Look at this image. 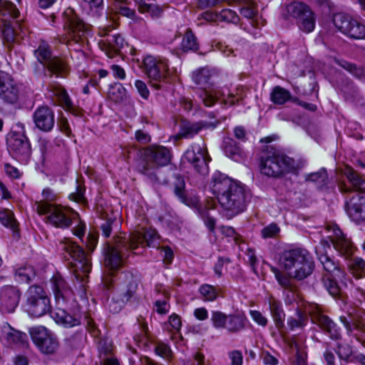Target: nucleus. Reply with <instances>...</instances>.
<instances>
[{"instance_id": "11", "label": "nucleus", "mask_w": 365, "mask_h": 365, "mask_svg": "<svg viewBox=\"0 0 365 365\" xmlns=\"http://www.w3.org/2000/svg\"><path fill=\"white\" fill-rule=\"evenodd\" d=\"M287 14L297 20L301 31L309 34L314 30L316 16L312 9L302 2H292L287 6Z\"/></svg>"}, {"instance_id": "31", "label": "nucleus", "mask_w": 365, "mask_h": 365, "mask_svg": "<svg viewBox=\"0 0 365 365\" xmlns=\"http://www.w3.org/2000/svg\"><path fill=\"white\" fill-rule=\"evenodd\" d=\"M14 279L19 283H29L36 276L34 268L28 264H21L14 267Z\"/></svg>"}, {"instance_id": "22", "label": "nucleus", "mask_w": 365, "mask_h": 365, "mask_svg": "<svg viewBox=\"0 0 365 365\" xmlns=\"http://www.w3.org/2000/svg\"><path fill=\"white\" fill-rule=\"evenodd\" d=\"M50 282L57 306H64L69 302L73 294L68 283L59 273L55 274Z\"/></svg>"}, {"instance_id": "17", "label": "nucleus", "mask_w": 365, "mask_h": 365, "mask_svg": "<svg viewBox=\"0 0 365 365\" xmlns=\"http://www.w3.org/2000/svg\"><path fill=\"white\" fill-rule=\"evenodd\" d=\"M66 15H71L66 24L68 26V35L75 43L83 45L88 43V38L91 35L90 26L84 24L81 19L73 14V10L66 11Z\"/></svg>"}, {"instance_id": "6", "label": "nucleus", "mask_w": 365, "mask_h": 365, "mask_svg": "<svg viewBox=\"0 0 365 365\" xmlns=\"http://www.w3.org/2000/svg\"><path fill=\"white\" fill-rule=\"evenodd\" d=\"M297 168L294 159L273 148L261 158L260 171L269 177H280L294 173Z\"/></svg>"}, {"instance_id": "14", "label": "nucleus", "mask_w": 365, "mask_h": 365, "mask_svg": "<svg viewBox=\"0 0 365 365\" xmlns=\"http://www.w3.org/2000/svg\"><path fill=\"white\" fill-rule=\"evenodd\" d=\"M21 96V85L9 73L0 70V101L6 104L16 105Z\"/></svg>"}, {"instance_id": "32", "label": "nucleus", "mask_w": 365, "mask_h": 365, "mask_svg": "<svg viewBox=\"0 0 365 365\" xmlns=\"http://www.w3.org/2000/svg\"><path fill=\"white\" fill-rule=\"evenodd\" d=\"M319 260L323 265L324 271L327 272V274L331 275L334 278L342 279L344 277V272L339 267L330 257L327 254L319 255Z\"/></svg>"}, {"instance_id": "52", "label": "nucleus", "mask_w": 365, "mask_h": 365, "mask_svg": "<svg viewBox=\"0 0 365 365\" xmlns=\"http://www.w3.org/2000/svg\"><path fill=\"white\" fill-rule=\"evenodd\" d=\"M240 14L247 19H254L257 14L255 4L251 1H246L240 9Z\"/></svg>"}, {"instance_id": "39", "label": "nucleus", "mask_w": 365, "mask_h": 365, "mask_svg": "<svg viewBox=\"0 0 365 365\" xmlns=\"http://www.w3.org/2000/svg\"><path fill=\"white\" fill-rule=\"evenodd\" d=\"M202 126L199 123H183L180 127L179 135L184 138H192L201 130Z\"/></svg>"}, {"instance_id": "13", "label": "nucleus", "mask_w": 365, "mask_h": 365, "mask_svg": "<svg viewBox=\"0 0 365 365\" xmlns=\"http://www.w3.org/2000/svg\"><path fill=\"white\" fill-rule=\"evenodd\" d=\"M0 15L2 16L0 21V30L4 41L9 46L15 41L16 32L9 18H17L19 11L16 6L10 1L0 0Z\"/></svg>"}, {"instance_id": "12", "label": "nucleus", "mask_w": 365, "mask_h": 365, "mask_svg": "<svg viewBox=\"0 0 365 365\" xmlns=\"http://www.w3.org/2000/svg\"><path fill=\"white\" fill-rule=\"evenodd\" d=\"M210 160L203 142L192 143L186 150L182 158L183 163H188L197 173L202 175L208 173V163Z\"/></svg>"}, {"instance_id": "33", "label": "nucleus", "mask_w": 365, "mask_h": 365, "mask_svg": "<svg viewBox=\"0 0 365 365\" xmlns=\"http://www.w3.org/2000/svg\"><path fill=\"white\" fill-rule=\"evenodd\" d=\"M313 67H327L329 68H356L351 64L342 59L337 58L336 57H326L322 61H317L312 65Z\"/></svg>"}, {"instance_id": "25", "label": "nucleus", "mask_w": 365, "mask_h": 365, "mask_svg": "<svg viewBox=\"0 0 365 365\" xmlns=\"http://www.w3.org/2000/svg\"><path fill=\"white\" fill-rule=\"evenodd\" d=\"M0 339L5 340L9 344H15L23 348L29 346L26 334L14 329L6 322L0 325Z\"/></svg>"}, {"instance_id": "26", "label": "nucleus", "mask_w": 365, "mask_h": 365, "mask_svg": "<svg viewBox=\"0 0 365 365\" xmlns=\"http://www.w3.org/2000/svg\"><path fill=\"white\" fill-rule=\"evenodd\" d=\"M346 212L349 218L356 223L365 220V197L355 193L346 202Z\"/></svg>"}, {"instance_id": "43", "label": "nucleus", "mask_w": 365, "mask_h": 365, "mask_svg": "<svg viewBox=\"0 0 365 365\" xmlns=\"http://www.w3.org/2000/svg\"><path fill=\"white\" fill-rule=\"evenodd\" d=\"M327 173L324 169H321L317 172L310 173L306 176L307 181L316 183L320 188L323 187L327 184Z\"/></svg>"}, {"instance_id": "16", "label": "nucleus", "mask_w": 365, "mask_h": 365, "mask_svg": "<svg viewBox=\"0 0 365 365\" xmlns=\"http://www.w3.org/2000/svg\"><path fill=\"white\" fill-rule=\"evenodd\" d=\"M334 24L342 34L354 39L365 38V25L352 17L342 14L334 16Z\"/></svg>"}, {"instance_id": "59", "label": "nucleus", "mask_w": 365, "mask_h": 365, "mask_svg": "<svg viewBox=\"0 0 365 365\" xmlns=\"http://www.w3.org/2000/svg\"><path fill=\"white\" fill-rule=\"evenodd\" d=\"M168 297L165 296L163 299H158L155 302V309L157 313L165 314L168 312L170 306L168 304Z\"/></svg>"}, {"instance_id": "62", "label": "nucleus", "mask_w": 365, "mask_h": 365, "mask_svg": "<svg viewBox=\"0 0 365 365\" xmlns=\"http://www.w3.org/2000/svg\"><path fill=\"white\" fill-rule=\"evenodd\" d=\"M38 145L43 157L50 151L51 148V145L49 140L44 138H39Z\"/></svg>"}, {"instance_id": "38", "label": "nucleus", "mask_w": 365, "mask_h": 365, "mask_svg": "<svg viewBox=\"0 0 365 365\" xmlns=\"http://www.w3.org/2000/svg\"><path fill=\"white\" fill-rule=\"evenodd\" d=\"M144 68H165L168 67L167 61L160 56H145L143 59Z\"/></svg>"}, {"instance_id": "8", "label": "nucleus", "mask_w": 365, "mask_h": 365, "mask_svg": "<svg viewBox=\"0 0 365 365\" xmlns=\"http://www.w3.org/2000/svg\"><path fill=\"white\" fill-rule=\"evenodd\" d=\"M6 142L11 156L21 163L26 164L31 155V148L23 123L16 124V130L8 135Z\"/></svg>"}, {"instance_id": "2", "label": "nucleus", "mask_w": 365, "mask_h": 365, "mask_svg": "<svg viewBox=\"0 0 365 365\" xmlns=\"http://www.w3.org/2000/svg\"><path fill=\"white\" fill-rule=\"evenodd\" d=\"M158 235L155 230L148 229L143 232L135 231L129 236H118L115 238V245H108L105 257V265L108 269L120 267L130 251H135L146 242L148 247H155Z\"/></svg>"}, {"instance_id": "24", "label": "nucleus", "mask_w": 365, "mask_h": 365, "mask_svg": "<svg viewBox=\"0 0 365 365\" xmlns=\"http://www.w3.org/2000/svg\"><path fill=\"white\" fill-rule=\"evenodd\" d=\"M35 55L38 61L48 68H63L66 66L63 58L51 56L49 46L45 41L41 42L35 51Z\"/></svg>"}, {"instance_id": "57", "label": "nucleus", "mask_w": 365, "mask_h": 365, "mask_svg": "<svg viewBox=\"0 0 365 365\" xmlns=\"http://www.w3.org/2000/svg\"><path fill=\"white\" fill-rule=\"evenodd\" d=\"M252 319L259 326L265 327L268 324V319L258 310H250Z\"/></svg>"}, {"instance_id": "18", "label": "nucleus", "mask_w": 365, "mask_h": 365, "mask_svg": "<svg viewBox=\"0 0 365 365\" xmlns=\"http://www.w3.org/2000/svg\"><path fill=\"white\" fill-rule=\"evenodd\" d=\"M329 232L328 237L331 239L334 249L342 256L348 258L354 252V247L351 240L346 237L336 225L327 226Z\"/></svg>"}, {"instance_id": "5", "label": "nucleus", "mask_w": 365, "mask_h": 365, "mask_svg": "<svg viewBox=\"0 0 365 365\" xmlns=\"http://www.w3.org/2000/svg\"><path fill=\"white\" fill-rule=\"evenodd\" d=\"M57 247L62 252L64 257L69 261V263L74 268V272L77 279L84 277L91 272V263L89 256L84 250L76 242L68 238H63L58 241Z\"/></svg>"}, {"instance_id": "35", "label": "nucleus", "mask_w": 365, "mask_h": 365, "mask_svg": "<svg viewBox=\"0 0 365 365\" xmlns=\"http://www.w3.org/2000/svg\"><path fill=\"white\" fill-rule=\"evenodd\" d=\"M225 154L235 161H240L242 158V152L237 143L232 138H225L223 141Z\"/></svg>"}, {"instance_id": "4", "label": "nucleus", "mask_w": 365, "mask_h": 365, "mask_svg": "<svg viewBox=\"0 0 365 365\" xmlns=\"http://www.w3.org/2000/svg\"><path fill=\"white\" fill-rule=\"evenodd\" d=\"M171 160L170 150L161 145L153 146L144 152V158L138 163L137 170L150 182H160L159 166L168 165Z\"/></svg>"}, {"instance_id": "23", "label": "nucleus", "mask_w": 365, "mask_h": 365, "mask_svg": "<svg viewBox=\"0 0 365 365\" xmlns=\"http://www.w3.org/2000/svg\"><path fill=\"white\" fill-rule=\"evenodd\" d=\"M36 127L43 132H50L55 124L54 113L48 106H40L33 113Z\"/></svg>"}, {"instance_id": "42", "label": "nucleus", "mask_w": 365, "mask_h": 365, "mask_svg": "<svg viewBox=\"0 0 365 365\" xmlns=\"http://www.w3.org/2000/svg\"><path fill=\"white\" fill-rule=\"evenodd\" d=\"M168 70H146V74L150 79L152 86L156 88H159L158 82L165 81L168 76Z\"/></svg>"}, {"instance_id": "56", "label": "nucleus", "mask_w": 365, "mask_h": 365, "mask_svg": "<svg viewBox=\"0 0 365 365\" xmlns=\"http://www.w3.org/2000/svg\"><path fill=\"white\" fill-rule=\"evenodd\" d=\"M208 71L209 70H195L192 72V78L197 84L203 85L208 82Z\"/></svg>"}, {"instance_id": "30", "label": "nucleus", "mask_w": 365, "mask_h": 365, "mask_svg": "<svg viewBox=\"0 0 365 365\" xmlns=\"http://www.w3.org/2000/svg\"><path fill=\"white\" fill-rule=\"evenodd\" d=\"M247 319L243 313L228 314L226 330L229 333H237L245 328Z\"/></svg>"}, {"instance_id": "1", "label": "nucleus", "mask_w": 365, "mask_h": 365, "mask_svg": "<svg viewBox=\"0 0 365 365\" xmlns=\"http://www.w3.org/2000/svg\"><path fill=\"white\" fill-rule=\"evenodd\" d=\"M210 189L229 217L244 212L251 198L250 191L243 185L220 172L212 175Z\"/></svg>"}, {"instance_id": "37", "label": "nucleus", "mask_w": 365, "mask_h": 365, "mask_svg": "<svg viewBox=\"0 0 365 365\" xmlns=\"http://www.w3.org/2000/svg\"><path fill=\"white\" fill-rule=\"evenodd\" d=\"M308 323V317L306 314L297 309L294 316L287 319V325L290 330L294 331L297 329H303Z\"/></svg>"}, {"instance_id": "45", "label": "nucleus", "mask_w": 365, "mask_h": 365, "mask_svg": "<svg viewBox=\"0 0 365 365\" xmlns=\"http://www.w3.org/2000/svg\"><path fill=\"white\" fill-rule=\"evenodd\" d=\"M272 273L274 274L275 279L280 286L286 289H291L292 287V277L287 272L283 273L279 269L272 267L271 269Z\"/></svg>"}, {"instance_id": "20", "label": "nucleus", "mask_w": 365, "mask_h": 365, "mask_svg": "<svg viewBox=\"0 0 365 365\" xmlns=\"http://www.w3.org/2000/svg\"><path fill=\"white\" fill-rule=\"evenodd\" d=\"M110 31V26L101 29L100 34L103 38L99 41L98 46L108 58H112L120 53L125 44V41L118 34L108 35V32Z\"/></svg>"}, {"instance_id": "46", "label": "nucleus", "mask_w": 365, "mask_h": 365, "mask_svg": "<svg viewBox=\"0 0 365 365\" xmlns=\"http://www.w3.org/2000/svg\"><path fill=\"white\" fill-rule=\"evenodd\" d=\"M227 314L220 311H212L211 313V322L216 329H225L227 319Z\"/></svg>"}, {"instance_id": "41", "label": "nucleus", "mask_w": 365, "mask_h": 365, "mask_svg": "<svg viewBox=\"0 0 365 365\" xmlns=\"http://www.w3.org/2000/svg\"><path fill=\"white\" fill-rule=\"evenodd\" d=\"M125 90L119 83L111 84L108 91V98L115 103L121 102L125 97Z\"/></svg>"}, {"instance_id": "51", "label": "nucleus", "mask_w": 365, "mask_h": 365, "mask_svg": "<svg viewBox=\"0 0 365 365\" xmlns=\"http://www.w3.org/2000/svg\"><path fill=\"white\" fill-rule=\"evenodd\" d=\"M337 354L341 360L346 363H351L354 361L352 354L351 348L349 345L339 344L337 348Z\"/></svg>"}, {"instance_id": "63", "label": "nucleus", "mask_w": 365, "mask_h": 365, "mask_svg": "<svg viewBox=\"0 0 365 365\" xmlns=\"http://www.w3.org/2000/svg\"><path fill=\"white\" fill-rule=\"evenodd\" d=\"M135 85L140 96L144 99H148L150 92L146 84L143 81L138 80L135 81Z\"/></svg>"}, {"instance_id": "50", "label": "nucleus", "mask_w": 365, "mask_h": 365, "mask_svg": "<svg viewBox=\"0 0 365 365\" xmlns=\"http://www.w3.org/2000/svg\"><path fill=\"white\" fill-rule=\"evenodd\" d=\"M174 192L178 198L184 203L187 204L186 198L185 196V181L184 178L180 175H175Z\"/></svg>"}, {"instance_id": "53", "label": "nucleus", "mask_w": 365, "mask_h": 365, "mask_svg": "<svg viewBox=\"0 0 365 365\" xmlns=\"http://www.w3.org/2000/svg\"><path fill=\"white\" fill-rule=\"evenodd\" d=\"M155 352L157 355L165 360H169L173 355L170 346L163 342H159L156 344L155 347Z\"/></svg>"}, {"instance_id": "7", "label": "nucleus", "mask_w": 365, "mask_h": 365, "mask_svg": "<svg viewBox=\"0 0 365 365\" xmlns=\"http://www.w3.org/2000/svg\"><path fill=\"white\" fill-rule=\"evenodd\" d=\"M139 279L132 273H125L122 282L111 301L108 303L110 312L118 313L128 303L137 299V291Z\"/></svg>"}, {"instance_id": "61", "label": "nucleus", "mask_w": 365, "mask_h": 365, "mask_svg": "<svg viewBox=\"0 0 365 365\" xmlns=\"http://www.w3.org/2000/svg\"><path fill=\"white\" fill-rule=\"evenodd\" d=\"M115 221L112 219H108L101 225L102 235L105 237H109L113 230V224Z\"/></svg>"}, {"instance_id": "19", "label": "nucleus", "mask_w": 365, "mask_h": 365, "mask_svg": "<svg viewBox=\"0 0 365 365\" xmlns=\"http://www.w3.org/2000/svg\"><path fill=\"white\" fill-rule=\"evenodd\" d=\"M307 311L311 317L312 322L317 324L331 339L340 338V331L336 324L329 317L322 314L318 305H310Z\"/></svg>"}, {"instance_id": "9", "label": "nucleus", "mask_w": 365, "mask_h": 365, "mask_svg": "<svg viewBox=\"0 0 365 365\" xmlns=\"http://www.w3.org/2000/svg\"><path fill=\"white\" fill-rule=\"evenodd\" d=\"M25 297L24 307L30 317L38 318L51 311L50 299L42 287L38 285L29 287Z\"/></svg>"}, {"instance_id": "10", "label": "nucleus", "mask_w": 365, "mask_h": 365, "mask_svg": "<svg viewBox=\"0 0 365 365\" xmlns=\"http://www.w3.org/2000/svg\"><path fill=\"white\" fill-rule=\"evenodd\" d=\"M34 209L38 215H46V222L57 228L65 229L71 225L69 212L63 207L47 202L36 201Z\"/></svg>"}, {"instance_id": "40", "label": "nucleus", "mask_w": 365, "mask_h": 365, "mask_svg": "<svg viewBox=\"0 0 365 365\" xmlns=\"http://www.w3.org/2000/svg\"><path fill=\"white\" fill-rule=\"evenodd\" d=\"M290 98V93L280 86L274 87L271 93V100L275 104L282 105Z\"/></svg>"}, {"instance_id": "27", "label": "nucleus", "mask_w": 365, "mask_h": 365, "mask_svg": "<svg viewBox=\"0 0 365 365\" xmlns=\"http://www.w3.org/2000/svg\"><path fill=\"white\" fill-rule=\"evenodd\" d=\"M63 307L57 306L56 309L51 312V317L54 321L66 328L80 325L81 316L77 313L73 314L68 313Z\"/></svg>"}, {"instance_id": "15", "label": "nucleus", "mask_w": 365, "mask_h": 365, "mask_svg": "<svg viewBox=\"0 0 365 365\" xmlns=\"http://www.w3.org/2000/svg\"><path fill=\"white\" fill-rule=\"evenodd\" d=\"M29 333L34 344L41 351L51 354L58 347V341L55 336L45 327L34 326L29 329Z\"/></svg>"}, {"instance_id": "48", "label": "nucleus", "mask_w": 365, "mask_h": 365, "mask_svg": "<svg viewBox=\"0 0 365 365\" xmlns=\"http://www.w3.org/2000/svg\"><path fill=\"white\" fill-rule=\"evenodd\" d=\"M336 279L329 274H324L322 278L324 287L332 296H336L339 293V287L336 282Z\"/></svg>"}, {"instance_id": "47", "label": "nucleus", "mask_w": 365, "mask_h": 365, "mask_svg": "<svg viewBox=\"0 0 365 365\" xmlns=\"http://www.w3.org/2000/svg\"><path fill=\"white\" fill-rule=\"evenodd\" d=\"M350 267L352 274L356 279L365 276V261L361 258L355 257L350 264Z\"/></svg>"}, {"instance_id": "36", "label": "nucleus", "mask_w": 365, "mask_h": 365, "mask_svg": "<svg viewBox=\"0 0 365 365\" xmlns=\"http://www.w3.org/2000/svg\"><path fill=\"white\" fill-rule=\"evenodd\" d=\"M199 48L197 38L190 29H187L182 38L180 49L183 52L196 51Z\"/></svg>"}, {"instance_id": "64", "label": "nucleus", "mask_w": 365, "mask_h": 365, "mask_svg": "<svg viewBox=\"0 0 365 365\" xmlns=\"http://www.w3.org/2000/svg\"><path fill=\"white\" fill-rule=\"evenodd\" d=\"M262 359L263 363L266 365H277L278 359L269 354L268 351H264L262 354Z\"/></svg>"}, {"instance_id": "3", "label": "nucleus", "mask_w": 365, "mask_h": 365, "mask_svg": "<svg viewBox=\"0 0 365 365\" xmlns=\"http://www.w3.org/2000/svg\"><path fill=\"white\" fill-rule=\"evenodd\" d=\"M279 264L290 277L297 281L309 277L315 268L309 252L299 247L284 250L280 255Z\"/></svg>"}, {"instance_id": "49", "label": "nucleus", "mask_w": 365, "mask_h": 365, "mask_svg": "<svg viewBox=\"0 0 365 365\" xmlns=\"http://www.w3.org/2000/svg\"><path fill=\"white\" fill-rule=\"evenodd\" d=\"M0 221L4 226L14 231L17 228V222L14 217V213L11 210H5L1 212Z\"/></svg>"}, {"instance_id": "34", "label": "nucleus", "mask_w": 365, "mask_h": 365, "mask_svg": "<svg viewBox=\"0 0 365 365\" xmlns=\"http://www.w3.org/2000/svg\"><path fill=\"white\" fill-rule=\"evenodd\" d=\"M215 97L210 96L209 99L205 101L206 106H211L214 103L215 98H222L225 104L232 106L237 102L240 98L231 93L229 89L217 90L215 91Z\"/></svg>"}, {"instance_id": "55", "label": "nucleus", "mask_w": 365, "mask_h": 365, "mask_svg": "<svg viewBox=\"0 0 365 365\" xmlns=\"http://www.w3.org/2000/svg\"><path fill=\"white\" fill-rule=\"evenodd\" d=\"M280 231L279 227L274 223H271L261 231L262 237L264 239L274 237Z\"/></svg>"}, {"instance_id": "28", "label": "nucleus", "mask_w": 365, "mask_h": 365, "mask_svg": "<svg viewBox=\"0 0 365 365\" xmlns=\"http://www.w3.org/2000/svg\"><path fill=\"white\" fill-rule=\"evenodd\" d=\"M345 175L349 180L350 187L346 185H341L340 190L341 192H349L351 187L352 189L358 192H365V180L361 179L352 168H346Z\"/></svg>"}, {"instance_id": "29", "label": "nucleus", "mask_w": 365, "mask_h": 365, "mask_svg": "<svg viewBox=\"0 0 365 365\" xmlns=\"http://www.w3.org/2000/svg\"><path fill=\"white\" fill-rule=\"evenodd\" d=\"M269 308L276 327L281 331L284 327L285 314L282 303L274 298L269 300Z\"/></svg>"}, {"instance_id": "44", "label": "nucleus", "mask_w": 365, "mask_h": 365, "mask_svg": "<svg viewBox=\"0 0 365 365\" xmlns=\"http://www.w3.org/2000/svg\"><path fill=\"white\" fill-rule=\"evenodd\" d=\"M199 292L202 299L207 302H213L217 299L218 296V292L217 289L215 287L207 284H202L200 287Z\"/></svg>"}, {"instance_id": "54", "label": "nucleus", "mask_w": 365, "mask_h": 365, "mask_svg": "<svg viewBox=\"0 0 365 365\" xmlns=\"http://www.w3.org/2000/svg\"><path fill=\"white\" fill-rule=\"evenodd\" d=\"M220 21H225L229 23H237L239 17L237 14L231 9H222L220 13Z\"/></svg>"}, {"instance_id": "60", "label": "nucleus", "mask_w": 365, "mask_h": 365, "mask_svg": "<svg viewBox=\"0 0 365 365\" xmlns=\"http://www.w3.org/2000/svg\"><path fill=\"white\" fill-rule=\"evenodd\" d=\"M57 96L59 98L61 103L66 108H72V102L66 92L64 89H61L58 91Z\"/></svg>"}, {"instance_id": "21", "label": "nucleus", "mask_w": 365, "mask_h": 365, "mask_svg": "<svg viewBox=\"0 0 365 365\" xmlns=\"http://www.w3.org/2000/svg\"><path fill=\"white\" fill-rule=\"evenodd\" d=\"M21 298L20 290L13 285L0 287V311L2 313H14Z\"/></svg>"}, {"instance_id": "58", "label": "nucleus", "mask_w": 365, "mask_h": 365, "mask_svg": "<svg viewBox=\"0 0 365 365\" xmlns=\"http://www.w3.org/2000/svg\"><path fill=\"white\" fill-rule=\"evenodd\" d=\"M140 13H148L152 17H158L162 13V9L155 4H145L141 9Z\"/></svg>"}]
</instances>
